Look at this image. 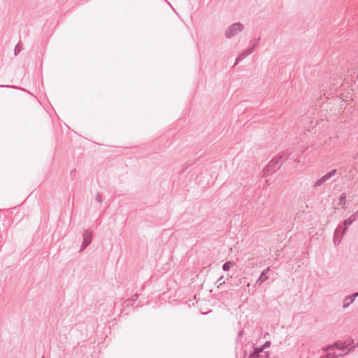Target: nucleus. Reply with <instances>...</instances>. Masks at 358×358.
I'll list each match as a JSON object with an SVG mask.
<instances>
[{
  "label": "nucleus",
  "instance_id": "6",
  "mask_svg": "<svg viewBox=\"0 0 358 358\" xmlns=\"http://www.w3.org/2000/svg\"><path fill=\"white\" fill-rule=\"evenodd\" d=\"M83 242L80 251H83L87 246H88L92 239V233L89 230H85L83 234Z\"/></svg>",
  "mask_w": 358,
  "mask_h": 358
},
{
  "label": "nucleus",
  "instance_id": "19",
  "mask_svg": "<svg viewBox=\"0 0 358 358\" xmlns=\"http://www.w3.org/2000/svg\"><path fill=\"white\" fill-rule=\"evenodd\" d=\"M260 40H261L260 37H258L257 38L255 39V43L254 44H256V47L258 45V43Z\"/></svg>",
  "mask_w": 358,
  "mask_h": 358
},
{
  "label": "nucleus",
  "instance_id": "4",
  "mask_svg": "<svg viewBox=\"0 0 358 358\" xmlns=\"http://www.w3.org/2000/svg\"><path fill=\"white\" fill-rule=\"evenodd\" d=\"M280 159L281 158H272L264 169L265 174L271 175L275 173L282 164Z\"/></svg>",
  "mask_w": 358,
  "mask_h": 358
},
{
  "label": "nucleus",
  "instance_id": "11",
  "mask_svg": "<svg viewBox=\"0 0 358 358\" xmlns=\"http://www.w3.org/2000/svg\"><path fill=\"white\" fill-rule=\"evenodd\" d=\"M235 265V263L231 261L225 262L222 265V269L224 271H229L231 268H232Z\"/></svg>",
  "mask_w": 358,
  "mask_h": 358
},
{
  "label": "nucleus",
  "instance_id": "2",
  "mask_svg": "<svg viewBox=\"0 0 358 358\" xmlns=\"http://www.w3.org/2000/svg\"><path fill=\"white\" fill-rule=\"evenodd\" d=\"M355 220L350 217L344 220L342 224L338 225L334 232V243L335 245H338L341 243L343 236L345 235L348 227L352 224Z\"/></svg>",
  "mask_w": 358,
  "mask_h": 358
},
{
  "label": "nucleus",
  "instance_id": "17",
  "mask_svg": "<svg viewBox=\"0 0 358 358\" xmlns=\"http://www.w3.org/2000/svg\"><path fill=\"white\" fill-rule=\"evenodd\" d=\"M95 199L98 203H101L102 202V199L100 194H96Z\"/></svg>",
  "mask_w": 358,
  "mask_h": 358
},
{
  "label": "nucleus",
  "instance_id": "3",
  "mask_svg": "<svg viewBox=\"0 0 358 358\" xmlns=\"http://www.w3.org/2000/svg\"><path fill=\"white\" fill-rule=\"evenodd\" d=\"M244 25L241 22H235L231 24L224 32V36L227 38H231L238 33L244 30Z\"/></svg>",
  "mask_w": 358,
  "mask_h": 358
},
{
  "label": "nucleus",
  "instance_id": "16",
  "mask_svg": "<svg viewBox=\"0 0 358 358\" xmlns=\"http://www.w3.org/2000/svg\"><path fill=\"white\" fill-rule=\"evenodd\" d=\"M217 283H218V285L217 287H219L220 285H222L223 283H224V277L223 276H221L217 280Z\"/></svg>",
  "mask_w": 358,
  "mask_h": 358
},
{
  "label": "nucleus",
  "instance_id": "13",
  "mask_svg": "<svg viewBox=\"0 0 358 358\" xmlns=\"http://www.w3.org/2000/svg\"><path fill=\"white\" fill-rule=\"evenodd\" d=\"M138 298V294H134L131 299L127 300L125 301L126 303V305L128 306L129 304L130 303V302H135Z\"/></svg>",
  "mask_w": 358,
  "mask_h": 358
},
{
  "label": "nucleus",
  "instance_id": "1",
  "mask_svg": "<svg viewBox=\"0 0 358 358\" xmlns=\"http://www.w3.org/2000/svg\"><path fill=\"white\" fill-rule=\"evenodd\" d=\"M358 346V343L354 345L353 340H348L343 342H336L331 345H328L322 348L323 351H331L334 349H338L342 352L340 354L347 355L348 352L352 351L353 349Z\"/></svg>",
  "mask_w": 358,
  "mask_h": 358
},
{
  "label": "nucleus",
  "instance_id": "5",
  "mask_svg": "<svg viewBox=\"0 0 358 358\" xmlns=\"http://www.w3.org/2000/svg\"><path fill=\"white\" fill-rule=\"evenodd\" d=\"M271 342L266 341L262 347L255 348L253 352L250 354L251 358H259L264 357L265 358H270L267 352L264 351V349L270 347Z\"/></svg>",
  "mask_w": 358,
  "mask_h": 358
},
{
  "label": "nucleus",
  "instance_id": "24",
  "mask_svg": "<svg viewBox=\"0 0 358 358\" xmlns=\"http://www.w3.org/2000/svg\"><path fill=\"white\" fill-rule=\"evenodd\" d=\"M42 358H44V357H42Z\"/></svg>",
  "mask_w": 358,
  "mask_h": 358
},
{
  "label": "nucleus",
  "instance_id": "12",
  "mask_svg": "<svg viewBox=\"0 0 358 358\" xmlns=\"http://www.w3.org/2000/svg\"><path fill=\"white\" fill-rule=\"evenodd\" d=\"M327 352H328L327 355L329 357V358H337L344 355V354H336L334 350Z\"/></svg>",
  "mask_w": 358,
  "mask_h": 358
},
{
  "label": "nucleus",
  "instance_id": "18",
  "mask_svg": "<svg viewBox=\"0 0 358 358\" xmlns=\"http://www.w3.org/2000/svg\"><path fill=\"white\" fill-rule=\"evenodd\" d=\"M350 217L352 218V220H356L358 217V213L357 211H356L354 214H352V215H350Z\"/></svg>",
  "mask_w": 358,
  "mask_h": 358
},
{
  "label": "nucleus",
  "instance_id": "10",
  "mask_svg": "<svg viewBox=\"0 0 358 358\" xmlns=\"http://www.w3.org/2000/svg\"><path fill=\"white\" fill-rule=\"evenodd\" d=\"M270 271V268L268 267L266 269H264L262 273L260 274V276L258 278V279L256 280L255 284L257 285H261L264 282L267 280L268 279V276L267 275V273Z\"/></svg>",
  "mask_w": 358,
  "mask_h": 358
},
{
  "label": "nucleus",
  "instance_id": "7",
  "mask_svg": "<svg viewBox=\"0 0 358 358\" xmlns=\"http://www.w3.org/2000/svg\"><path fill=\"white\" fill-rule=\"evenodd\" d=\"M256 48V44H253L252 47L241 52L238 56L236 59V62L234 63V66L237 65L240 62L244 59L246 57L250 55L253 52L254 50Z\"/></svg>",
  "mask_w": 358,
  "mask_h": 358
},
{
  "label": "nucleus",
  "instance_id": "21",
  "mask_svg": "<svg viewBox=\"0 0 358 358\" xmlns=\"http://www.w3.org/2000/svg\"><path fill=\"white\" fill-rule=\"evenodd\" d=\"M10 85H0V87H10Z\"/></svg>",
  "mask_w": 358,
  "mask_h": 358
},
{
  "label": "nucleus",
  "instance_id": "15",
  "mask_svg": "<svg viewBox=\"0 0 358 358\" xmlns=\"http://www.w3.org/2000/svg\"><path fill=\"white\" fill-rule=\"evenodd\" d=\"M345 198H346L345 194L344 193H343V194H342L340 196V197H339L340 203H345Z\"/></svg>",
  "mask_w": 358,
  "mask_h": 358
},
{
  "label": "nucleus",
  "instance_id": "22",
  "mask_svg": "<svg viewBox=\"0 0 358 358\" xmlns=\"http://www.w3.org/2000/svg\"><path fill=\"white\" fill-rule=\"evenodd\" d=\"M134 303V302H130V303L129 304V306H133Z\"/></svg>",
  "mask_w": 358,
  "mask_h": 358
},
{
  "label": "nucleus",
  "instance_id": "14",
  "mask_svg": "<svg viewBox=\"0 0 358 358\" xmlns=\"http://www.w3.org/2000/svg\"><path fill=\"white\" fill-rule=\"evenodd\" d=\"M21 51V45L20 43L17 44L15 48V55H17L19 54V52Z\"/></svg>",
  "mask_w": 358,
  "mask_h": 358
},
{
  "label": "nucleus",
  "instance_id": "23",
  "mask_svg": "<svg viewBox=\"0 0 358 358\" xmlns=\"http://www.w3.org/2000/svg\"><path fill=\"white\" fill-rule=\"evenodd\" d=\"M323 358H329V357L327 355H326Z\"/></svg>",
  "mask_w": 358,
  "mask_h": 358
},
{
  "label": "nucleus",
  "instance_id": "9",
  "mask_svg": "<svg viewBox=\"0 0 358 358\" xmlns=\"http://www.w3.org/2000/svg\"><path fill=\"white\" fill-rule=\"evenodd\" d=\"M358 296V292L355 293L352 295H348L345 297L343 301V308L345 309L347 308L353 301H355V298Z\"/></svg>",
  "mask_w": 358,
  "mask_h": 358
},
{
  "label": "nucleus",
  "instance_id": "20",
  "mask_svg": "<svg viewBox=\"0 0 358 358\" xmlns=\"http://www.w3.org/2000/svg\"><path fill=\"white\" fill-rule=\"evenodd\" d=\"M343 226H341V228H340V229H339V234H339V236H341V231H342V228H343Z\"/></svg>",
  "mask_w": 358,
  "mask_h": 358
},
{
  "label": "nucleus",
  "instance_id": "8",
  "mask_svg": "<svg viewBox=\"0 0 358 358\" xmlns=\"http://www.w3.org/2000/svg\"><path fill=\"white\" fill-rule=\"evenodd\" d=\"M336 173V170L334 169L331 171L327 173L324 176H323L322 178L318 179L315 184L313 185V187H318L322 185L327 180H328L330 178L335 176Z\"/></svg>",
  "mask_w": 358,
  "mask_h": 358
},
{
  "label": "nucleus",
  "instance_id": "25",
  "mask_svg": "<svg viewBox=\"0 0 358 358\" xmlns=\"http://www.w3.org/2000/svg\"><path fill=\"white\" fill-rule=\"evenodd\" d=\"M357 213H358V210H357Z\"/></svg>",
  "mask_w": 358,
  "mask_h": 358
}]
</instances>
